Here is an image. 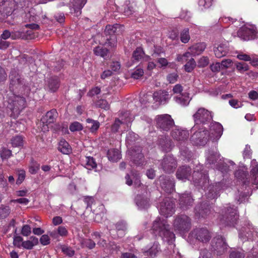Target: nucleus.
I'll return each instance as SVG.
<instances>
[{
    "mask_svg": "<svg viewBox=\"0 0 258 258\" xmlns=\"http://www.w3.org/2000/svg\"><path fill=\"white\" fill-rule=\"evenodd\" d=\"M152 229L170 245L171 248L175 247V245H172L175 234L170 231V225L166 219L157 218L153 222Z\"/></svg>",
    "mask_w": 258,
    "mask_h": 258,
    "instance_id": "obj_1",
    "label": "nucleus"
},
{
    "mask_svg": "<svg viewBox=\"0 0 258 258\" xmlns=\"http://www.w3.org/2000/svg\"><path fill=\"white\" fill-rule=\"evenodd\" d=\"M238 218L237 210L234 206L227 204L221 210L219 217L220 224L223 226L232 227L236 224Z\"/></svg>",
    "mask_w": 258,
    "mask_h": 258,
    "instance_id": "obj_2",
    "label": "nucleus"
},
{
    "mask_svg": "<svg viewBox=\"0 0 258 258\" xmlns=\"http://www.w3.org/2000/svg\"><path fill=\"white\" fill-rule=\"evenodd\" d=\"M190 141L197 146L205 145L209 139V133L205 127L199 125H194L191 129Z\"/></svg>",
    "mask_w": 258,
    "mask_h": 258,
    "instance_id": "obj_3",
    "label": "nucleus"
},
{
    "mask_svg": "<svg viewBox=\"0 0 258 258\" xmlns=\"http://www.w3.org/2000/svg\"><path fill=\"white\" fill-rule=\"evenodd\" d=\"M173 226L175 231L184 233L188 232L191 228V219L185 215L176 216L173 221Z\"/></svg>",
    "mask_w": 258,
    "mask_h": 258,
    "instance_id": "obj_4",
    "label": "nucleus"
},
{
    "mask_svg": "<svg viewBox=\"0 0 258 258\" xmlns=\"http://www.w3.org/2000/svg\"><path fill=\"white\" fill-rule=\"evenodd\" d=\"M155 122L157 128L165 132L169 131L174 125V120L168 114L157 115L155 118Z\"/></svg>",
    "mask_w": 258,
    "mask_h": 258,
    "instance_id": "obj_5",
    "label": "nucleus"
},
{
    "mask_svg": "<svg viewBox=\"0 0 258 258\" xmlns=\"http://www.w3.org/2000/svg\"><path fill=\"white\" fill-rule=\"evenodd\" d=\"M195 125L207 124L213 120L212 112L204 107L199 108L193 115Z\"/></svg>",
    "mask_w": 258,
    "mask_h": 258,
    "instance_id": "obj_6",
    "label": "nucleus"
},
{
    "mask_svg": "<svg viewBox=\"0 0 258 258\" xmlns=\"http://www.w3.org/2000/svg\"><path fill=\"white\" fill-rule=\"evenodd\" d=\"M228 249V245L225 239L221 236H218L212 240L211 244V251L217 255L224 254Z\"/></svg>",
    "mask_w": 258,
    "mask_h": 258,
    "instance_id": "obj_7",
    "label": "nucleus"
},
{
    "mask_svg": "<svg viewBox=\"0 0 258 258\" xmlns=\"http://www.w3.org/2000/svg\"><path fill=\"white\" fill-rule=\"evenodd\" d=\"M177 166V160L172 155H165L160 161V168L166 173H173Z\"/></svg>",
    "mask_w": 258,
    "mask_h": 258,
    "instance_id": "obj_8",
    "label": "nucleus"
},
{
    "mask_svg": "<svg viewBox=\"0 0 258 258\" xmlns=\"http://www.w3.org/2000/svg\"><path fill=\"white\" fill-rule=\"evenodd\" d=\"M9 108L13 113L18 114L25 107L26 100L25 98L20 96H13L9 99Z\"/></svg>",
    "mask_w": 258,
    "mask_h": 258,
    "instance_id": "obj_9",
    "label": "nucleus"
},
{
    "mask_svg": "<svg viewBox=\"0 0 258 258\" xmlns=\"http://www.w3.org/2000/svg\"><path fill=\"white\" fill-rule=\"evenodd\" d=\"M175 205L169 198H165L160 204L159 212L161 215L168 217L174 212Z\"/></svg>",
    "mask_w": 258,
    "mask_h": 258,
    "instance_id": "obj_10",
    "label": "nucleus"
},
{
    "mask_svg": "<svg viewBox=\"0 0 258 258\" xmlns=\"http://www.w3.org/2000/svg\"><path fill=\"white\" fill-rule=\"evenodd\" d=\"M162 189L167 193H171L174 189L175 181L173 178L168 176L162 175L159 178Z\"/></svg>",
    "mask_w": 258,
    "mask_h": 258,
    "instance_id": "obj_11",
    "label": "nucleus"
},
{
    "mask_svg": "<svg viewBox=\"0 0 258 258\" xmlns=\"http://www.w3.org/2000/svg\"><path fill=\"white\" fill-rule=\"evenodd\" d=\"M192 237L203 243L208 242L211 238L209 230L205 228H196L191 232Z\"/></svg>",
    "mask_w": 258,
    "mask_h": 258,
    "instance_id": "obj_12",
    "label": "nucleus"
},
{
    "mask_svg": "<svg viewBox=\"0 0 258 258\" xmlns=\"http://www.w3.org/2000/svg\"><path fill=\"white\" fill-rule=\"evenodd\" d=\"M120 30L121 26L117 24L113 25H108L106 26L104 33L106 35L110 36V38H107V40L109 41L108 43H110L111 46L112 45V43L110 41L112 40L113 43H115L116 41L115 35L118 34L120 32Z\"/></svg>",
    "mask_w": 258,
    "mask_h": 258,
    "instance_id": "obj_13",
    "label": "nucleus"
},
{
    "mask_svg": "<svg viewBox=\"0 0 258 258\" xmlns=\"http://www.w3.org/2000/svg\"><path fill=\"white\" fill-rule=\"evenodd\" d=\"M195 214L199 218H205L212 212V207L207 202H203L195 209Z\"/></svg>",
    "mask_w": 258,
    "mask_h": 258,
    "instance_id": "obj_14",
    "label": "nucleus"
},
{
    "mask_svg": "<svg viewBox=\"0 0 258 258\" xmlns=\"http://www.w3.org/2000/svg\"><path fill=\"white\" fill-rule=\"evenodd\" d=\"M192 179L195 186L204 187L208 181V176L207 174L199 172L198 169L194 171Z\"/></svg>",
    "mask_w": 258,
    "mask_h": 258,
    "instance_id": "obj_15",
    "label": "nucleus"
},
{
    "mask_svg": "<svg viewBox=\"0 0 258 258\" xmlns=\"http://www.w3.org/2000/svg\"><path fill=\"white\" fill-rule=\"evenodd\" d=\"M222 125L217 122H212L210 124V133L209 138L213 141H217L220 139L223 134Z\"/></svg>",
    "mask_w": 258,
    "mask_h": 258,
    "instance_id": "obj_16",
    "label": "nucleus"
},
{
    "mask_svg": "<svg viewBox=\"0 0 258 258\" xmlns=\"http://www.w3.org/2000/svg\"><path fill=\"white\" fill-rule=\"evenodd\" d=\"M257 232L252 226L242 227L239 233V236L243 241L253 240L256 236Z\"/></svg>",
    "mask_w": 258,
    "mask_h": 258,
    "instance_id": "obj_17",
    "label": "nucleus"
},
{
    "mask_svg": "<svg viewBox=\"0 0 258 258\" xmlns=\"http://www.w3.org/2000/svg\"><path fill=\"white\" fill-rule=\"evenodd\" d=\"M194 203V199L191 196L190 192H185L180 195L179 204L180 208L184 210H187L191 207Z\"/></svg>",
    "mask_w": 258,
    "mask_h": 258,
    "instance_id": "obj_18",
    "label": "nucleus"
},
{
    "mask_svg": "<svg viewBox=\"0 0 258 258\" xmlns=\"http://www.w3.org/2000/svg\"><path fill=\"white\" fill-rule=\"evenodd\" d=\"M10 79V88L13 91L23 84V81L20 75L14 70L11 71Z\"/></svg>",
    "mask_w": 258,
    "mask_h": 258,
    "instance_id": "obj_19",
    "label": "nucleus"
},
{
    "mask_svg": "<svg viewBox=\"0 0 258 258\" xmlns=\"http://www.w3.org/2000/svg\"><path fill=\"white\" fill-rule=\"evenodd\" d=\"M171 136L180 144L187 141L189 133L188 131L185 130L174 129L171 132Z\"/></svg>",
    "mask_w": 258,
    "mask_h": 258,
    "instance_id": "obj_20",
    "label": "nucleus"
},
{
    "mask_svg": "<svg viewBox=\"0 0 258 258\" xmlns=\"http://www.w3.org/2000/svg\"><path fill=\"white\" fill-rule=\"evenodd\" d=\"M153 98L155 102L161 104H165L170 99V95L168 91L160 90L154 93Z\"/></svg>",
    "mask_w": 258,
    "mask_h": 258,
    "instance_id": "obj_21",
    "label": "nucleus"
},
{
    "mask_svg": "<svg viewBox=\"0 0 258 258\" xmlns=\"http://www.w3.org/2000/svg\"><path fill=\"white\" fill-rule=\"evenodd\" d=\"M130 113L128 111L124 112L122 114L121 120L119 119H116L114 123L111 126V131L114 133L118 132L120 125L123 123L130 122L132 120V118L129 117Z\"/></svg>",
    "mask_w": 258,
    "mask_h": 258,
    "instance_id": "obj_22",
    "label": "nucleus"
},
{
    "mask_svg": "<svg viewBox=\"0 0 258 258\" xmlns=\"http://www.w3.org/2000/svg\"><path fill=\"white\" fill-rule=\"evenodd\" d=\"M221 189V184L220 182L215 184H211L208 187L206 192L207 198L209 199H216L219 196V192Z\"/></svg>",
    "mask_w": 258,
    "mask_h": 258,
    "instance_id": "obj_23",
    "label": "nucleus"
},
{
    "mask_svg": "<svg viewBox=\"0 0 258 258\" xmlns=\"http://www.w3.org/2000/svg\"><path fill=\"white\" fill-rule=\"evenodd\" d=\"M191 173V169L187 166L179 167L176 172V178L182 181L189 179Z\"/></svg>",
    "mask_w": 258,
    "mask_h": 258,
    "instance_id": "obj_24",
    "label": "nucleus"
},
{
    "mask_svg": "<svg viewBox=\"0 0 258 258\" xmlns=\"http://www.w3.org/2000/svg\"><path fill=\"white\" fill-rule=\"evenodd\" d=\"M158 145L162 151L165 152L170 151L173 146L171 140L166 136L159 139Z\"/></svg>",
    "mask_w": 258,
    "mask_h": 258,
    "instance_id": "obj_25",
    "label": "nucleus"
},
{
    "mask_svg": "<svg viewBox=\"0 0 258 258\" xmlns=\"http://www.w3.org/2000/svg\"><path fill=\"white\" fill-rule=\"evenodd\" d=\"M237 35L243 40H249L254 38V31L247 27H242L238 31Z\"/></svg>",
    "mask_w": 258,
    "mask_h": 258,
    "instance_id": "obj_26",
    "label": "nucleus"
},
{
    "mask_svg": "<svg viewBox=\"0 0 258 258\" xmlns=\"http://www.w3.org/2000/svg\"><path fill=\"white\" fill-rule=\"evenodd\" d=\"M13 4L9 0H3L0 2V13L4 16L11 15L13 12Z\"/></svg>",
    "mask_w": 258,
    "mask_h": 258,
    "instance_id": "obj_27",
    "label": "nucleus"
},
{
    "mask_svg": "<svg viewBox=\"0 0 258 258\" xmlns=\"http://www.w3.org/2000/svg\"><path fill=\"white\" fill-rule=\"evenodd\" d=\"M135 202L141 209H146L150 206V201L147 196L138 195L135 199Z\"/></svg>",
    "mask_w": 258,
    "mask_h": 258,
    "instance_id": "obj_28",
    "label": "nucleus"
},
{
    "mask_svg": "<svg viewBox=\"0 0 258 258\" xmlns=\"http://www.w3.org/2000/svg\"><path fill=\"white\" fill-rule=\"evenodd\" d=\"M58 116V113L56 109H51L48 111L45 115L43 116L41 120L43 123L49 124L53 123Z\"/></svg>",
    "mask_w": 258,
    "mask_h": 258,
    "instance_id": "obj_29",
    "label": "nucleus"
},
{
    "mask_svg": "<svg viewBox=\"0 0 258 258\" xmlns=\"http://www.w3.org/2000/svg\"><path fill=\"white\" fill-rule=\"evenodd\" d=\"M220 159H221L219 153L210 151L207 157V164L211 165L212 167L216 168V164H218Z\"/></svg>",
    "mask_w": 258,
    "mask_h": 258,
    "instance_id": "obj_30",
    "label": "nucleus"
},
{
    "mask_svg": "<svg viewBox=\"0 0 258 258\" xmlns=\"http://www.w3.org/2000/svg\"><path fill=\"white\" fill-rule=\"evenodd\" d=\"M161 252L160 244L157 242H155L152 246L147 250L144 251L146 255L149 256L151 258L156 257L158 254Z\"/></svg>",
    "mask_w": 258,
    "mask_h": 258,
    "instance_id": "obj_31",
    "label": "nucleus"
},
{
    "mask_svg": "<svg viewBox=\"0 0 258 258\" xmlns=\"http://www.w3.org/2000/svg\"><path fill=\"white\" fill-rule=\"evenodd\" d=\"M228 51V48L225 44H220L216 45L214 48L215 56L218 58H221L226 55Z\"/></svg>",
    "mask_w": 258,
    "mask_h": 258,
    "instance_id": "obj_32",
    "label": "nucleus"
},
{
    "mask_svg": "<svg viewBox=\"0 0 258 258\" xmlns=\"http://www.w3.org/2000/svg\"><path fill=\"white\" fill-rule=\"evenodd\" d=\"M206 47V44L205 43H198L191 46L189 48V50L191 51L192 55L196 56L201 54Z\"/></svg>",
    "mask_w": 258,
    "mask_h": 258,
    "instance_id": "obj_33",
    "label": "nucleus"
},
{
    "mask_svg": "<svg viewBox=\"0 0 258 258\" xmlns=\"http://www.w3.org/2000/svg\"><path fill=\"white\" fill-rule=\"evenodd\" d=\"M125 183L128 185L130 186L133 184L134 180L135 185L139 186L140 185V180L139 174L137 172H133L132 173V178L128 174H127L125 176Z\"/></svg>",
    "mask_w": 258,
    "mask_h": 258,
    "instance_id": "obj_34",
    "label": "nucleus"
},
{
    "mask_svg": "<svg viewBox=\"0 0 258 258\" xmlns=\"http://www.w3.org/2000/svg\"><path fill=\"white\" fill-rule=\"evenodd\" d=\"M50 236L56 239L59 236L66 237L68 234V231L64 226H60L56 230H53L49 233Z\"/></svg>",
    "mask_w": 258,
    "mask_h": 258,
    "instance_id": "obj_35",
    "label": "nucleus"
},
{
    "mask_svg": "<svg viewBox=\"0 0 258 258\" xmlns=\"http://www.w3.org/2000/svg\"><path fill=\"white\" fill-rule=\"evenodd\" d=\"M174 100L176 103L183 106L188 105L190 101L188 93L178 95L174 97Z\"/></svg>",
    "mask_w": 258,
    "mask_h": 258,
    "instance_id": "obj_36",
    "label": "nucleus"
},
{
    "mask_svg": "<svg viewBox=\"0 0 258 258\" xmlns=\"http://www.w3.org/2000/svg\"><path fill=\"white\" fill-rule=\"evenodd\" d=\"M107 155L109 160L112 162H117L121 158V154L119 151L116 149L108 150Z\"/></svg>",
    "mask_w": 258,
    "mask_h": 258,
    "instance_id": "obj_37",
    "label": "nucleus"
},
{
    "mask_svg": "<svg viewBox=\"0 0 258 258\" xmlns=\"http://www.w3.org/2000/svg\"><path fill=\"white\" fill-rule=\"evenodd\" d=\"M59 87V81L57 77L51 78L47 83V87L49 91L54 92L57 90Z\"/></svg>",
    "mask_w": 258,
    "mask_h": 258,
    "instance_id": "obj_38",
    "label": "nucleus"
},
{
    "mask_svg": "<svg viewBox=\"0 0 258 258\" xmlns=\"http://www.w3.org/2000/svg\"><path fill=\"white\" fill-rule=\"evenodd\" d=\"M58 150L64 154H69L71 152V147L64 140H61L59 142Z\"/></svg>",
    "mask_w": 258,
    "mask_h": 258,
    "instance_id": "obj_39",
    "label": "nucleus"
},
{
    "mask_svg": "<svg viewBox=\"0 0 258 258\" xmlns=\"http://www.w3.org/2000/svg\"><path fill=\"white\" fill-rule=\"evenodd\" d=\"M138 153H133L132 155V160L136 165H140L144 162V156L140 150Z\"/></svg>",
    "mask_w": 258,
    "mask_h": 258,
    "instance_id": "obj_40",
    "label": "nucleus"
},
{
    "mask_svg": "<svg viewBox=\"0 0 258 258\" xmlns=\"http://www.w3.org/2000/svg\"><path fill=\"white\" fill-rule=\"evenodd\" d=\"M88 123L87 127H88L91 133L95 132L99 127L100 123L97 121L91 118H88L86 120Z\"/></svg>",
    "mask_w": 258,
    "mask_h": 258,
    "instance_id": "obj_41",
    "label": "nucleus"
},
{
    "mask_svg": "<svg viewBox=\"0 0 258 258\" xmlns=\"http://www.w3.org/2000/svg\"><path fill=\"white\" fill-rule=\"evenodd\" d=\"M87 0H74L73 7L75 13L77 15L81 13V10L86 4Z\"/></svg>",
    "mask_w": 258,
    "mask_h": 258,
    "instance_id": "obj_42",
    "label": "nucleus"
},
{
    "mask_svg": "<svg viewBox=\"0 0 258 258\" xmlns=\"http://www.w3.org/2000/svg\"><path fill=\"white\" fill-rule=\"evenodd\" d=\"M216 168L221 171L223 174L227 173L229 170V166L222 159L219 160V162H218V164H216Z\"/></svg>",
    "mask_w": 258,
    "mask_h": 258,
    "instance_id": "obj_43",
    "label": "nucleus"
},
{
    "mask_svg": "<svg viewBox=\"0 0 258 258\" xmlns=\"http://www.w3.org/2000/svg\"><path fill=\"white\" fill-rule=\"evenodd\" d=\"M85 162V167L89 170L95 168L97 166L95 159L92 157H86Z\"/></svg>",
    "mask_w": 258,
    "mask_h": 258,
    "instance_id": "obj_44",
    "label": "nucleus"
},
{
    "mask_svg": "<svg viewBox=\"0 0 258 258\" xmlns=\"http://www.w3.org/2000/svg\"><path fill=\"white\" fill-rule=\"evenodd\" d=\"M11 212L9 206L2 205L0 207V219L7 218Z\"/></svg>",
    "mask_w": 258,
    "mask_h": 258,
    "instance_id": "obj_45",
    "label": "nucleus"
},
{
    "mask_svg": "<svg viewBox=\"0 0 258 258\" xmlns=\"http://www.w3.org/2000/svg\"><path fill=\"white\" fill-rule=\"evenodd\" d=\"M94 52L96 55L105 57L108 53V50L106 48L97 46L94 48Z\"/></svg>",
    "mask_w": 258,
    "mask_h": 258,
    "instance_id": "obj_46",
    "label": "nucleus"
},
{
    "mask_svg": "<svg viewBox=\"0 0 258 258\" xmlns=\"http://www.w3.org/2000/svg\"><path fill=\"white\" fill-rule=\"evenodd\" d=\"M190 39L188 28H184L180 33V40L182 42L186 43Z\"/></svg>",
    "mask_w": 258,
    "mask_h": 258,
    "instance_id": "obj_47",
    "label": "nucleus"
},
{
    "mask_svg": "<svg viewBox=\"0 0 258 258\" xmlns=\"http://www.w3.org/2000/svg\"><path fill=\"white\" fill-rule=\"evenodd\" d=\"M96 243L91 239H84L81 241V246L82 247H87L89 249H92L95 247Z\"/></svg>",
    "mask_w": 258,
    "mask_h": 258,
    "instance_id": "obj_48",
    "label": "nucleus"
},
{
    "mask_svg": "<svg viewBox=\"0 0 258 258\" xmlns=\"http://www.w3.org/2000/svg\"><path fill=\"white\" fill-rule=\"evenodd\" d=\"M60 248L62 252L67 255L72 257L75 254V251L70 247L65 245H60Z\"/></svg>",
    "mask_w": 258,
    "mask_h": 258,
    "instance_id": "obj_49",
    "label": "nucleus"
},
{
    "mask_svg": "<svg viewBox=\"0 0 258 258\" xmlns=\"http://www.w3.org/2000/svg\"><path fill=\"white\" fill-rule=\"evenodd\" d=\"M40 168V164L37 162L32 160L29 166V171L31 174H35L39 170Z\"/></svg>",
    "mask_w": 258,
    "mask_h": 258,
    "instance_id": "obj_50",
    "label": "nucleus"
},
{
    "mask_svg": "<svg viewBox=\"0 0 258 258\" xmlns=\"http://www.w3.org/2000/svg\"><path fill=\"white\" fill-rule=\"evenodd\" d=\"M144 54V52L143 49L140 47H138L133 53V58L134 60L139 61L142 58Z\"/></svg>",
    "mask_w": 258,
    "mask_h": 258,
    "instance_id": "obj_51",
    "label": "nucleus"
},
{
    "mask_svg": "<svg viewBox=\"0 0 258 258\" xmlns=\"http://www.w3.org/2000/svg\"><path fill=\"white\" fill-rule=\"evenodd\" d=\"M11 143L13 147H20L23 144V138L20 136H17L11 139Z\"/></svg>",
    "mask_w": 258,
    "mask_h": 258,
    "instance_id": "obj_52",
    "label": "nucleus"
},
{
    "mask_svg": "<svg viewBox=\"0 0 258 258\" xmlns=\"http://www.w3.org/2000/svg\"><path fill=\"white\" fill-rule=\"evenodd\" d=\"M196 66L194 59L191 58L185 65L184 69L187 72H191Z\"/></svg>",
    "mask_w": 258,
    "mask_h": 258,
    "instance_id": "obj_53",
    "label": "nucleus"
},
{
    "mask_svg": "<svg viewBox=\"0 0 258 258\" xmlns=\"http://www.w3.org/2000/svg\"><path fill=\"white\" fill-rule=\"evenodd\" d=\"M181 155L185 158L189 159L192 156V152L189 151L186 147H180Z\"/></svg>",
    "mask_w": 258,
    "mask_h": 258,
    "instance_id": "obj_54",
    "label": "nucleus"
},
{
    "mask_svg": "<svg viewBox=\"0 0 258 258\" xmlns=\"http://www.w3.org/2000/svg\"><path fill=\"white\" fill-rule=\"evenodd\" d=\"M69 128L70 131L73 132L80 131L82 130L83 126L80 122L75 121L70 124Z\"/></svg>",
    "mask_w": 258,
    "mask_h": 258,
    "instance_id": "obj_55",
    "label": "nucleus"
},
{
    "mask_svg": "<svg viewBox=\"0 0 258 258\" xmlns=\"http://www.w3.org/2000/svg\"><path fill=\"white\" fill-rule=\"evenodd\" d=\"M137 138L138 135L137 134L132 132H130L127 135L126 141L127 144H132L137 139Z\"/></svg>",
    "mask_w": 258,
    "mask_h": 258,
    "instance_id": "obj_56",
    "label": "nucleus"
},
{
    "mask_svg": "<svg viewBox=\"0 0 258 258\" xmlns=\"http://www.w3.org/2000/svg\"><path fill=\"white\" fill-rule=\"evenodd\" d=\"M115 228L117 231L124 232L127 229L126 223L123 221H120L115 224Z\"/></svg>",
    "mask_w": 258,
    "mask_h": 258,
    "instance_id": "obj_57",
    "label": "nucleus"
},
{
    "mask_svg": "<svg viewBox=\"0 0 258 258\" xmlns=\"http://www.w3.org/2000/svg\"><path fill=\"white\" fill-rule=\"evenodd\" d=\"M143 74V70L142 68H138L131 74V77L135 79H138L141 77Z\"/></svg>",
    "mask_w": 258,
    "mask_h": 258,
    "instance_id": "obj_58",
    "label": "nucleus"
},
{
    "mask_svg": "<svg viewBox=\"0 0 258 258\" xmlns=\"http://www.w3.org/2000/svg\"><path fill=\"white\" fill-rule=\"evenodd\" d=\"M0 155L3 160L7 159L12 156V151L9 149L4 148L2 149Z\"/></svg>",
    "mask_w": 258,
    "mask_h": 258,
    "instance_id": "obj_59",
    "label": "nucleus"
},
{
    "mask_svg": "<svg viewBox=\"0 0 258 258\" xmlns=\"http://www.w3.org/2000/svg\"><path fill=\"white\" fill-rule=\"evenodd\" d=\"M96 106L105 110L109 109V105L107 101L104 99H100L96 102Z\"/></svg>",
    "mask_w": 258,
    "mask_h": 258,
    "instance_id": "obj_60",
    "label": "nucleus"
},
{
    "mask_svg": "<svg viewBox=\"0 0 258 258\" xmlns=\"http://www.w3.org/2000/svg\"><path fill=\"white\" fill-rule=\"evenodd\" d=\"M236 69L241 73L248 70V66L245 62H237L236 63Z\"/></svg>",
    "mask_w": 258,
    "mask_h": 258,
    "instance_id": "obj_61",
    "label": "nucleus"
},
{
    "mask_svg": "<svg viewBox=\"0 0 258 258\" xmlns=\"http://www.w3.org/2000/svg\"><path fill=\"white\" fill-rule=\"evenodd\" d=\"M13 244L18 248L22 246L23 238L20 236H14L13 238Z\"/></svg>",
    "mask_w": 258,
    "mask_h": 258,
    "instance_id": "obj_62",
    "label": "nucleus"
},
{
    "mask_svg": "<svg viewBox=\"0 0 258 258\" xmlns=\"http://www.w3.org/2000/svg\"><path fill=\"white\" fill-rule=\"evenodd\" d=\"M244 254L242 251H233L230 254V258H244Z\"/></svg>",
    "mask_w": 258,
    "mask_h": 258,
    "instance_id": "obj_63",
    "label": "nucleus"
},
{
    "mask_svg": "<svg viewBox=\"0 0 258 258\" xmlns=\"http://www.w3.org/2000/svg\"><path fill=\"white\" fill-rule=\"evenodd\" d=\"M199 258H213L212 254L207 249H202Z\"/></svg>",
    "mask_w": 258,
    "mask_h": 258,
    "instance_id": "obj_64",
    "label": "nucleus"
}]
</instances>
